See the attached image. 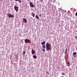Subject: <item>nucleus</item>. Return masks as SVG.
I'll list each match as a JSON object with an SVG mask.
<instances>
[{
  "label": "nucleus",
  "instance_id": "obj_1",
  "mask_svg": "<svg viewBox=\"0 0 77 77\" xmlns=\"http://www.w3.org/2000/svg\"><path fill=\"white\" fill-rule=\"evenodd\" d=\"M46 48L47 51H50L52 49L51 45L48 43H47L46 44Z\"/></svg>",
  "mask_w": 77,
  "mask_h": 77
},
{
  "label": "nucleus",
  "instance_id": "obj_2",
  "mask_svg": "<svg viewBox=\"0 0 77 77\" xmlns=\"http://www.w3.org/2000/svg\"><path fill=\"white\" fill-rule=\"evenodd\" d=\"M7 15L9 18H14V16L13 15H11L9 13L7 14Z\"/></svg>",
  "mask_w": 77,
  "mask_h": 77
},
{
  "label": "nucleus",
  "instance_id": "obj_3",
  "mask_svg": "<svg viewBox=\"0 0 77 77\" xmlns=\"http://www.w3.org/2000/svg\"><path fill=\"white\" fill-rule=\"evenodd\" d=\"M14 9L16 11V12H18V7L17 6H14Z\"/></svg>",
  "mask_w": 77,
  "mask_h": 77
},
{
  "label": "nucleus",
  "instance_id": "obj_4",
  "mask_svg": "<svg viewBox=\"0 0 77 77\" xmlns=\"http://www.w3.org/2000/svg\"><path fill=\"white\" fill-rule=\"evenodd\" d=\"M25 43H30V40L29 39H26L24 40Z\"/></svg>",
  "mask_w": 77,
  "mask_h": 77
},
{
  "label": "nucleus",
  "instance_id": "obj_5",
  "mask_svg": "<svg viewBox=\"0 0 77 77\" xmlns=\"http://www.w3.org/2000/svg\"><path fill=\"white\" fill-rule=\"evenodd\" d=\"M77 53L76 52H74L73 53V57H77Z\"/></svg>",
  "mask_w": 77,
  "mask_h": 77
},
{
  "label": "nucleus",
  "instance_id": "obj_6",
  "mask_svg": "<svg viewBox=\"0 0 77 77\" xmlns=\"http://www.w3.org/2000/svg\"><path fill=\"white\" fill-rule=\"evenodd\" d=\"M30 6L32 8H34V5H33V4L31 2L29 3Z\"/></svg>",
  "mask_w": 77,
  "mask_h": 77
},
{
  "label": "nucleus",
  "instance_id": "obj_7",
  "mask_svg": "<svg viewBox=\"0 0 77 77\" xmlns=\"http://www.w3.org/2000/svg\"><path fill=\"white\" fill-rule=\"evenodd\" d=\"M23 20H24V21L25 23H27V20L25 18H23Z\"/></svg>",
  "mask_w": 77,
  "mask_h": 77
},
{
  "label": "nucleus",
  "instance_id": "obj_8",
  "mask_svg": "<svg viewBox=\"0 0 77 77\" xmlns=\"http://www.w3.org/2000/svg\"><path fill=\"white\" fill-rule=\"evenodd\" d=\"M32 54H35V51H34V50L33 49H32Z\"/></svg>",
  "mask_w": 77,
  "mask_h": 77
},
{
  "label": "nucleus",
  "instance_id": "obj_9",
  "mask_svg": "<svg viewBox=\"0 0 77 77\" xmlns=\"http://www.w3.org/2000/svg\"><path fill=\"white\" fill-rule=\"evenodd\" d=\"M45 42H42L41 43V44L42 45H44V44H45Z\"/></svg>",
  "mask_w": 77,
  "mask_h": 77
},
{
  "label": "nucleus",
  "instance_id": "obj_10",
  "mask_svg": "<svg viewBox=\"0 0 77 77\" xmlns=\"http://www.w3.org/2000/svg\"><path fill=\"white\" fill-rule=\"evenodd\" d=\"M35 17L36 18H37V19H38V20H39V17L37 15V14H36L35 16Z\"/></svg>",
  "mask_w": 77,
  "mask_h": 77
},
{
  "label": "nucleus",
  "instance_id": "obj_11",
  "mask_svg": "<svg viewBox=\"0 0 77 77\" xmlns=\"http://www.w3.org/2000/svg\"><path fill=\"white\" fill-rule=\"evenodd\" d=\"M32 16L33 17H35V14L34 13H31Z\"/></svg>",
  "mask_w": 77,
  "mask_h": 77
},
{
  "label": "nucleus",
  "instance_id": "obj_12",
  "mask_svg": "<svg viewBox=\"0 0 77 77\" xmlns=\"http://www.w3.org/2000/svg\"><path fill=\"white\" fill-rule=\"evenodd\" d=\"M42 47L43 48H44V49L45 48V45H43L42 46Z\"/></svg>",
  "mask_w": 77,
  "mask_h": 77
},
{
  "label": "nucleus",
  "instance_id": "obj_13",
  "mask_svg": "<svg viewBox=\"0 0 77 77\" xmlns=\"http://www.w3.org/2000/svg\"><path fill=\"white\" fill-rule=\"evenodd\" d=\"M67 51H68V50H67V48H66V51H65V54H66V53H67Z\"/></svg>",
  "mask_w": 77,
  "mask_h": 77
},
{
  "label": "nucleus",
  "instance_id": "obj_14",
  "mask_svg": "<svg viewBox=\"0 0 77 77\" xmlns=\"http://www.w3.org/2000/svg\"><path fill=\"white\" fill-rule=\"evenodd\" d=\"M18 55L16 54V55H15V59H17V58H18Z\"/></svg>",
  "mask_w": 77,
  "mask_h": 77
},
{
  "label": "nucleus",
  "instance_id": "obj_15",
  "mask_svg": "<svg viewBox=\"0 0 77 77\" xmlns=\"http://www.w3.org/2000/svg\"><path fill=\"white\" fill-rule=\"evenodd\" d=\"M33 58L34 59H36V55H33Z\"/></svg>",
  "mask_w": 77,
  "mask_h": 77
},
{
  "label": "nucleus",
  "instance_id": "obj_16",
  "mask_svg": "<svg viewBox=\"0 0 77 77\" xmlns=\"http://www.w3.org/2000/svg\"><path fill=\"white\" fill-rule=\"evenodd\" d=\"M67 65H68V66H70V63H69V62H68V63Z\"/></svg>",
  "mask_w": 77,
  "mask_h": 77
},
{
  "label": "nucleus",
  "instance_id": "obj_17",
  "mask_svg": "<svg viewBox=\"0 0 77 77\" xmlns=\"http://www.w3.org/2000/svg\"><path fill=\"white\" fill-rule=\"evenodd\" d=\"M26 54V51H24L23 53V54Z\"/></svg>",
  "mask_w": 77,
  "mask_h": 77
},
{
  "label": "nucleus",
  "instance_id": "obj_18",
  "mask_svg": "<svg viewBox=\"0 0 77 77\" xmlns=\"http://www.w3.org/2000/svg\"><path fill=\"white\" fill-rule=\"evenodd\" d=\"M17 2H19L20 3H21V0H17Z\"/></svg>",
  "mask_w": 77,
  "mask_h": 77
},
{
  "label": "nucleus",
  "instance_id": "obj_19",
  "mask_svg": "<svg viewBox=\"0 0 77 77\" xmlns=\"http://www.w3.org/2000/svg\"><path fill=\"white\" fill-rule=\"evenodd\" d=\"M42 51H43L45 52V50L44 49H42Z\"/></svg>",
  "mask_w": 77,
  "mask_h": 77
},
{
  "label": "nucleus",
  "instance_id": "obj_20",
  "mask_svg": "<svg viewBox=\"0 0 77 77\" xmlns=\"http://www.w3.org/2000/svg\"><path fill=\"white\" fill-rule=\"evenodd\" d=\"M46 73L47 74H50V73H49V72H46Z\"/></svg>",
  "mask_w": 77,
  "mask_h": 77
},
{
  "label": "nucleus",
  "instance_id": "obj_21",
  "mask_svg": "<svg viewBox=\"0 0 77 77\" xmlns=\"http://www.w3.org/2000/svg\"><path fill=\"white\" fill-rule=\"evenodd\" d=\"M75 15V16H77V12L76 13Z\"/></svg>",
  "mask_w": 77,
  "mask_h": 77
},
{
  "label": "nucleus",
  "instance_id": "obj_22",
  "mask_svg": "<svg viewBox=\"0 0 77 77\" xmlns=\"http://www.w3.org/2000/svg\"><path fill=\"white\" fill-rule=\"evenodd\" d=\"M62 75H65V73H62Z\"/></svg>",
  "mask_w": 77,
  "mask_h": 77
},
{
  "label": "nucleus",
  "instance_id": "obj_23",
  "mask_svg": "<svg viewBox=\"0 0 77 77\" xmlns=\"http://www.w3.org/2000/svg\"><path fill=\"white\" fill-rule=\"evenodd\" d=\"M39 16L40 17H41V14H40L39 15Z\"/></svg>",
  "mask_w": 77,
  "mask_h": 77
},
{
  "label": "nucleus",
  "instance_id": "obj_24",
  "mask_svg": "<svg viewBox=\"0 0 77 77\" xmlns=\"http://www.w3.org/2000/svg\"><path fill=\"white\" fill-rule=\"evenodd\" d=\"M14 1H16V2H18V0H14Z\"/></svg>",
  "mask_w": 77,
  "mask_h": 77
},
{
  "label": "nucleus",
  "instance_id": "obj_25",
  "mask_svg": "<svg viewBox=\"0 0 77 77\" xmlns=\"http://www.w3.org/2000/svg\"><path fill=\"white\" fill-rule=\"evenodd\" d=\"M1 2H2L3 1V0H0Z\"/></svg>",
  "mask_w": 77,
  "mask_h": 77
},
{
  "label": "nucleus",
  "instance_id": "obj_26",
  "mask_svg": "<svg viewBox=\"0 0 77 77\" xmlns=\"http://www.w3.org/2000/svg\"><path fill=\"white\" fill-rule=\"evenodd\" d=\"M42 2H43V0H42Z\"/></svg>",
  "mask_w": 77,
  "mask_h": 77
},
{
  "label": "nucleus",
  "instance_id": "obj_27",
  "mask_svg": "<svg viewBox=\"0 0 77 77\" xmlns=\"http://www.w3.org/2000/svg\"><path fill=\"white\" fill-rule=\"evenodd\" d=\"M76 50H77V48H76Z\"/></svg>",
  "mask_w": 77,
  "mask_h": 77
},
{
  "label": "nucleus",
  "instance_id": "obj_28",
  "mask_svg": "<svg viewBox=\"0 0 77 77\" xmlns=\"http://www.w3.org/2000/svg\"><path fill=\"white\" fill-rule=\"evenodd\" d=\"M76 68H77V66L76 67Z\"/></svg>",
  "mask_w": 77,
  "mask_h": 77
},
{
  "label": "nucleus",
  "instance_id": "obj_29",
  "mask_svg": "<svg viewBox=\"0 0 77 77\" xmlns=\"http://www.w3.org/2000/svg\"><path fill=\"white\" fill-rule=\"evenodd\" d=\"M12 57V56H11V57Z\"/></svg>",
  "mask_w": 77,
  "mask_h": 77
},
{
  "label": "nucleus",
  "instance_id": "obj_30",
  "mask_svg": "<svg viewBox=\"0 0 77 77\" xmlns=\"http://www.w3.org/2000/svg\"><path fill=\"white\" fill-rule=\"evenodd\" d=\"M10 58L11 59V57H10Z\"/></svg>",
  "mask_w": 77,
  "mask_h": 77
},
{
  "label": "nucleus",
  "instance_id": "obj_31",
  "mask_svg": "<svg viewBox=\"0 0 77 77\" xmlns=\"http://www.w3.org/2000/svg\"><path fill=\"white\" fill-rule=\"evenodd\" d=\"M27 0V1H28V0Z\"/></svg>",
  "mask_w": 77,
  "mask_h": 77
},
{
  "label": "nucleus",
  "instance_id": "obj_32",
  "mask_svg": "<svg viewBox=\"0 0 77 77\" xmlns=\"http://www.w3.org/2000/svg\"><path fill=\"white\" fill-rule=\"evenodd\" d=\"M53 8V7H52V8Z\"/></svg>",
  "mask_w": 77,
  "mask_h": 77
}]
</instances>
